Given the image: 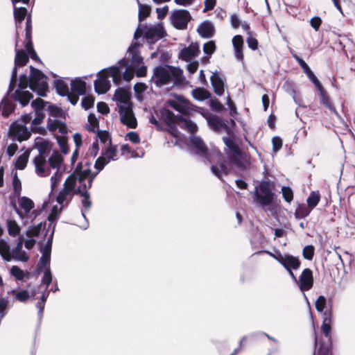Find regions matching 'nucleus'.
Instances as JSON below:
<instances>
[{
    "label": "nucleus",
    "mask_w": 355,
    "mask_h": 355,
    "mask_svg": "<svg viewBox=\"0 0 355 355\" xmlns=\"http://www.w3.org/2000/svg\"><path fill=\"white\" fill-rule=\"evenodd\" d=\"M211 84L217 96H222L224 93V83L216 72L213 73L210 78Z\"/></svg>",
    "instance_id": "cd10ccee"
},
{
    "label": "nucleus",
    "mask_w": 355,
    "mask_h": 355,
    "mask_svg": "<svg viewBox=\"0 0 355 355\" xmlns=\"http://www.w3.org/2000/svg\"><path fill=\"white\" fill-rule=\"evenodd\" d=\"M94 98L91 96H87L82 99L83 107L87 110L94 106Z\"/></svg>",
    "instance_id": "5fc2aeb1"
},
{
    "label": "nucleus",
    "mask_w": 355,
    "mask_h": 355,
    "mask_svg": "<svg viewBox=\"0 0 355 355\" xmlns=\"http://www.w3.org/2000/svg\"><path fill=\"white\" fill-rule=\"evenodd\" d=\"M183 71L178 67L170 65L158 66L154 69L152 80L157 87H162L173 82L174 84L183 83Z\"/></svg>",
    "instance_id": "7ed1b4c3"
},
{
    "label": "nucleus",
    "mask_w": 355,
    "mask_h": 355,
    "mask_svg": "<svg viewBox=\"0 0 355 355\" xmlns=\"http://www.w3.org/2000/svg\"><path fill=\"white\" fill-rule=\"evenodd\" d=\"M33 164L35 168V173L40 177H46L51 174V168L49 164V159L35 157Z\"/></svg>",
    "instance_id": "4be33fe9"
},
{
    "label": "nucleus",
    "mask_w": 355,
    "mask_h": 355,
    "mask_svg": "<svg viewBox=\"0 0 355 355\" xmlns=\"http://www.w3.org/2000/svg\"><path fill=\"white\" fill-rule=\"evenodd\" d=\"M35 147L38 150L39 154L35 157H40L46 159L49 154V141L40 139L35 143Z\"/></svg>",
    "instance_id": "c85d7f7f"
},
{
    "label": "nucleus",
    "mask_w": 355,
    "mask_h": 355,
    "mask_svg": "<svg viewBox=\"0 0 355 355\" xmlns=\"http://www.w3.org/2000/svg\"><path fill=\"white\" fill-rule=\"evenodd\" d=\"M17 42L15 44V64L16 66H25L29 60V56L25 51L17 49Z\"/></svg>",
    "instance_id": "7c9ffc66"
},
{
    "label": "nucleus",
    "mask_w": 355,
    "mask_h": 355,
    "mask_svg": "<svg viewBox=\"0 0 355 355\" xmlns=\"http://www.w3.org/2000/svg\"><path fill=\"white\" fill-rule=\"evenodd\" d=\"M52 282V275L49 268H48L44 273L42 278V283L46 285V289Z\"/></svg>",
    "instance_id": "4d7b16f0"
},
{
    "label": "nucleus",
    "mask_w": 355,
    "mask_h": 355,
    "mask_svg": "<svg viewBox=\"0 0 355 355\" xmlns=\"http://www.w3.org/2000/svg\"><path fill=\"white\" fill-rule=\"evenodd\" d=\"M216 50L215 42L212 40L207 42L203 46V51L208 55H212Z\"/></svg>",
    "instance_id": "864d4df0"
},
{
    "label": "nucleus",
    "mask_w": 355,
    "mask_h": 355,
    "mask_svg": "<svg viewBox=\"0 0 355 355\" xmlns=\"http://www.w3.org/2000/svg\"><path fill=\"white\" fill-rule=\"evenodd\" d=\"M137 2L139 6L138 19L139 21H142L150 15L151 8L148 5L140 3L139 0Z\"/></svg>",
    "instance_id": "79ce46f5"
},
{
    "label": "nucleus",
    "mask_w": 355,
    "mask_h": 355,
    "mask_svg": "<svg viewBox=\"0 0 355 355\" xmlns=\"http://www.w3.org/2000/svg\"><path fill=\"white\" fill-rule=\"evenodd\" d=\"M42 223H40L37 225L30 226L26 230V236L28 237L37 236L41 231Z\"/></svg>",
    "instance_id": "de8ad7c7"
},
{
    "label": "nucleus",
    "mask_w": 355,
    "mask_h": 355,
    "mask_svg": "<svg viewBox=\"0 0 355 355\" xmlns=\"http://www.w3.org/2000/svg\"><path fill=\"white\" fill-rule=\"evenodd\" d=\"M31 89L36 92L40 96H45L48 89L46 76L39 69L30 67Z\"/></svg>",
    "instance_id": "423d86ee"
},
{
    "label": "nucleus",
    "mask_w": 355,
    "mask_h": 355,
    "mask_svg": "<svg viewBox=\"0 0 355 355\" xmlns=\"http://www.w3.org/2000/svg\"><path fill=\"white\" fill-rule=\"evenodd\" d=\"M326 298L323 295H320L315 302V309L318 312H322L326 305Z\"/></svg>",
    "instance_id": "13d9d810"
},
{
    "label": "nucleus",
    "mask_w": 355,
    "mask_h": 355,
    "mask_svg": "<svg viewBox=\"0 0 355 355\" xmlns=\"http://www.w3.org/2000/svg\"><path fill=\"white\" fill-rule=\"evenodd\" d=\"M28 87L31 88V75H20L18 87L13 94V98L15 101L19 103L21 107L26 106L33 97L29 91L26 90Z\"/></svg>",
    "instance_id": "20e7f679"
},
{
    "label": "nucleus",
    "mask_w": 355,
    "mask_h": 355,
    "mask_svg": "<svg viewBox=\"0 0 355 355\" xmlns=\"http://www.w3.org/2000/svg\"><path fill=\"white\" fill-rule=\"evenodd\" d=\"M223 141L225 146L230 150V159L232 162L238 166L239 167H242V164L239 159L241 155V150L238 146L235 144L233 139L227 137H223Z\"/></svg>",
    "instance_id": "6ab92c4d"
},
{
    "label": "nucleus",
    "mask_w": 355,
    "mask_h": 355,
    "mask_svg": "<svg viewBox=\"0 0 355 355\" xmlns=\"http://www.w3.org/2000/svg\"><path fill=\"white\" fill-rule=\"evenodd\" d=\"M71 90L76 94L84 95L86 92V83L80 78H75L71 81Z\"/></svg>",
    "instance_id": "c756f323"
},
{
    "label": "nucleus",
    "mask_w": 355,
    "mask_h": 355,
    "mask_svg": "<svg viewBox=\"0 0 355 355\" xmlns=\"http://www.w3.org/2000/svg\"><path fill=\"white\" fill-rule=\"evenodd\" d=\"M234 49L243 48V40L241 35H236L232 38Z\"/></svg>",
    "instance_id": "338daca9"
},
{
    "label": "nucleus",
    "mask_w": 355,
    "mask_h": 355,
    "mask_svg": "<svg viewBox=\"0 0 355 355\" xmlns=\"http://www.w3.org/2000/svg\"><path fill=\"white\" fill-rule=\"evenodd\" d=\"M47 128L51 132L58 131L61 136H57L56 139L60 146L61 152L66 155L69 152L67 146V137L65 136L68 133V128L64 122L57 119H49L47 123Z\"/></svg>",
    "instance_id": "39448f33"
},
{
    "label": "nucleus",
    "mask_w": 355,
    "mask_h": 355,
    "mask_svg": "<svg viewBox=\"0 0 355 355\" xmlns=\"http://www.w3.org/2000/svg\"><path fill=\"white\" fill-rule=\"evenodd\" d=\"M200 53L198 44L192 43L188 47L184 48L180 53L179 57L182 60H188L197 56Z\"/></svg>",
    "instance_id": "bb28decb"
},
{
    "label": "nucleus",
    "mask_w": 355,
    "mask_h": 355,
    "mask_svg": "<svg viewBox=\"0 0 355 355\" xmlns=\"http://www.w3.org/2000/svg\"><path fill=\"white\" fill-rule=\"evenodd\" d=\"M177 99L178 101L168 100V105L182 114H187L189 110L191 109V103L182 96H178Z\"/></svg>",
    "instance_id": "5701e85b"
},
{
    "label": "nucleus",
    "mask_w": 355,
    "mask_h": 355,
    "mask_svg": "<svg viewBox=\"0 0 355 355\" xmlns=\"http://www.w3.org/2000/svg\"><path fill=\"white\" fill-rule=\"evenodd\" d=\"M198 33L204 38H209L214 35V26L209 21H202L198 27Z\"/></svg>",
    "instance_id": "a878e982"
},
{
    "label": "nucleus",
    "mask_w": 355,
    "mask_h": 355,
    "mask_svg": "<svg viewBox=\"0 0 355 355\" xmlns=\"http://www.w3.org/2000/svg\"><path fill=\"white\" fill-rule=\"evenodd\" d=\"M210 93L202 87L196 88L192 91L193 97L198 101H204L210 97Z\"/></svg>",
    "instance_id": "ea45409f"
},
{
    "label": "nucleus",
    "mask_w": 355,
    "mask_h": 355,
    "mask_svg": "<svg viewBox=\"0 0 355 355\" xmlns=\"http://www.w3.org/2000/svg\"><path fill=\"white\" fill-rule=\"evenodd\" d=\"M164 29L162 24L150 26L145 31V37L149 43L155 42L164 37Z\"/></svg>",
    "instance_id": "412c9836"
},
{
    "label": "nucleus",
    "mask_w": 355,
    "mask_h": 355,
    "mask_svg": "<svg viewBox=\"0 0 355 355\" xmlns=\"http://www.w3.org/2000/svg\"><path fill=\"white\" fill-rule=\"evenodd\" d=\"M98 78L94 80V90L98 94H103L106 93L110 88V81L108 80V77L110 76V68L103 69L98 72Z\"/></svg>",
    "instance_id": "ddd939ff"
},
{
    "label": "nucleus",
    "mask_w": 355,
    "mask_h": 355,
    "mask_svg": "<svg viewBox=\"0 0 355 355\" xmlns=\"http://www.w3.org/2000/svg\"><path fill=\"white\" fill-rule=\"evenodd\" d=\"M302 292L309 291L313 285V272L310 268H305L297 282Z\"/></svg>",
    "instance_id": "aec40b11"
},
{
    "label": "nucleus",
    "mask_w": 355,
    "mask_h": 355,
    "mask_svg": "<svg viewBox=\"0 0 355 355\" xmlns=\"http://www.w3.org/2000/svg\"><path fill=\"white\" fill-rule=\"evenodd\" d=\"M9 304L7 297H0V314L1 317H4L6 315V309Z\"/></svg>",
    "instance_id": "bf43d9fd"
},
{
    "label": "nucleus",
    "mask_w": 355,
    "mask_h": 355,
    "mask_svg": "<svg viewBox=\"0 0 355 355\" xmlns=\"http://www.w3.org/2000/svg\"><path fill=\"white\" fill-rule=\"evenodd\" d=\"M190 141L195 148V153L199 155L205 156L207 153V147L202 139L194 135L190 136Z\"/></svg>",
    "instance_id": "393cba45"
},
{
    "label": "nucleus",
    "mask_w": 355,
    "mask_h": 355,
    "mask_svg": "<svg viewBox=\"0 0 355 355\" xmlns=\"http://www.w3.org/2000/svg\"><path fill=\"white\" fill-rule=\"evenodd\" d=\"M18 198V202L19 206L24 210L26 214H28L30 211L34 207V202L30 198L23 196Z\"/></svg>",
    "instance_id": "4c0bfd02"
},
{
    "label": "nucleus",
    "mask_w": 355,
    "mask_h": 355,
    "mask_svg": "<svg viewBox=\"0 0 355 355\" xmlns=\"http://www.w3.org/2000/svg\"><path fill=\"white\" fill-rule=\"evenodd\" d=\"M211 170L212 173L220 179L223 174L227 175L229 173L227 166L223 162H220L218 166L212 165Z\"/></svg>",
    "instance_id": "a19ab883"
},
{
    "label": "nucleus",
    "mask_w": 355,
    "mask_h": 355,
    "mask_svg": "<svg viewBox=\"0 0 355 355\" xmlns=\"http://www.w3.org/2000/svg\"><path fill=\"white\" fill-rule=\"evenodd\" d=\"M211 108L216 112H221L224 107L217 98L211 99L209 101Z\"/></svg>",
    "instance_id": "052dcab7"
},
{
    "label": "nucleus",
    "mask_w": 355,
    "mask_h": 355,
    "mask_svg": "<svg viewBox=\"0 0 355 355\" xmlns=\"http://www.w3.org/2000/svg\"><path fill=\"white\" fill-rule=\"evenodd\" d=\"M304 72L307 75L309 80L315 85V86L317 87L318 90L321 92L322 94V85L319 81V80L317 78V77L315 76L313 72L311 71L310 67L307 65H306L303 69Z\"/></svg>",
    "instance_id": "58836bf2"
},
{
    "label": "nucleus",
    "mask_w": 355,
    "mask_h": 355,
    "mask_svg": "<svg viewBox=\"0 0 355 355\" xmlns=\"http://www.w3.org/2000/svg\"><path fill=\"white\" fill-rule=\"evenodd\" d=\"M180 116V114L175 115L171 111L168 110H165L162 113V117L166 124L168 125H173L174 123L179 124L180 121L178 120V116Z\"/></svg>",
    "instance_id": "c9c22d12"
},
{
    "label": "nucleus",
    "mask_w": 355,
    "mask_h": 355,
    "mask_svg": "<svg viewBox=\"0 0 355 355\" xmlns=\"http://www.w3.org/2000/svg\"><path fill=\"white\" fill-rule=\"evenodd\" d=\"M30 153L28 151H26L22 155L18 157L15 166L17 169L23 170L25 168L29 157Z\"/></svg>",
    "instance_id": "37998d69"
},
{
    "label": "nucleus",
    "mask_w": 355,
    "mask_h": 355,
    "mask_svg": "<svg viewBox=\"0 0 355 355\" xmlns=\"http://www.w3.org/2000/svg\"><path fill=\"white\" fill-rule=\"evenodd\" d=\"M48 110L49 114L53 117H60L62 114V110L55 105H49Z\"/></svg>",
    "instance_id": "680f3d73"
},
{
    "label": "nucleus",
    "mask_w": 355,
    "mask_h": 355,
    "mask_svg": "<svg viewBox=\"0 0 355 355\" xmlns=\"http://www.w3.org/2000/svg\"><path fill=\"white\" fill-rule=\"evenodd\" d=\"M324 318L323 322L321 327V330L325 337L328 338L330 336L331 332V313L330 311H325L323 313Z\"/></svg>",
    "instance_id": "473e14b6"
},
{
    "label": "nucleus",
    "mask_w": 355,
    "mask_h": 355,
    "mask_svg": "<svg viewBox=\"0 0 355 355\" xmlns=\"http://www.w3.org/2000/svg\"><path fill=\"white\" fill-rule=\"evenodd\" d=\"M263 252L277 261L286 270H297L300 267L301 262L298 257L290 254H282L279 250L276 251L275 253H272L267 250Z\"/></svg>",
    "instance_id": "9d476101"
},
{
    "label": "nucleus",
    "mask_w": 355,
    "mask_h": 355,
    "mask_svg": "<svg viewBox=\"0 0 355 355\" xmlns=\"http://www.w3.org/2000/svg\"><path fill=\"white\" fill-rule=\"evenodd\" d=\"M191 19V16L189 12L184 9L175 10L171 15V24L179 30L186 29Z\"/></svg>",
    "instance_id": "f8f14e48"
},
{
    "label": "nucleus",
    "mask_w": 355,
    "mask_h": 355,
    "mask_svg": "<svg viewBox=\"0 0 355 355\" xmlns=\"http://www.w3.org/2000/svg\"><path fill=\"white\" fill-rule=\"evenodd\" d=\"M254 194L256 200L262 206L266 207L270 205L274 199V193L270 189V182L268 181H262L258 187H255Z\"/></svg>",
    "instance_id": "0eeeda50"
},
{
    "label": "nucleus",
    "mask_w": 355,
    "mask_h": 355,
    "mask_svg": "<svg viewBox=\"0 0 355 355\" xmlns=\"http://www.w3.org/2000/svg\"><path fill=\"white\" fill-rule=\"evenodd\" d=\"M14 5V17L15 20V24L17 28L19 26V24L24 21L25 19V17L27 13V10L26 8L20 7L17 8L15 7V4Z\"/></svg>",
    "instance_id": "72a5a7b5"
},
{
    "label": "nucleus",
    "mask_w": 355,
    "mask_h": 355,
    "mask_svg": "<svg viewBox=\"0 0 355 355\" xmlns=\"http://www.w3.org/2000/svg\"><path fill=\"white\" fill-rule=\"evenodd\" d=\"M202 116L207 120L209 127L214 131L219 132L224 130L229 133L230 128L219 116L209 113L202 114Z\"/></svg>",
    "instance_id": "a211bd4d"
},
{
    "label": "nucleus",
    "mask_w": 355,
    "mask_h": 355,
    "mask_svg": "<svg viewBox=\"0 0 355 355\" xmlns=\"http://www.w3.org/2000/svg\"><path fill=\"white\" fill-rule=\"evenodd\" d=\"M110 76L115 85H119L121 79L129 82L134 77H144L147 73V68L144 65V59L139 53H134L120 60L117 64L110 67Z\"/></svg>",
    "instance_id": "f257e3e1"
},
{
    "label": "nucleus",
    "mask_w": 355,
    "mask_h": 355,
    "mask_svg": "<svg viewBox=\"0 0 355 355\" xmlns=\"http://www.w3.org/2000/svg\"><path fill=\"white\" fill-rule=\"evenodd\" d=\"M178 120L180 121L178 124L179 126L182 128L186 129L190 133L193 134L198 131V128L197 124L188 119L184 118L182 115L178 116Z\"/></svg>",
    "instance_id": "2f4dec72"
},
{
    "label": "nucleus",
    "mask_w": 355,
    "mask_h": 355,
    "mask_svg": "<svg viewBox=\"0 0 355 355\" xmlns=\"http://www.w3.org/2000/svg\"><path fill=\"white\" fill-rule=\"evenodd\" d=\"M54 86L57 93L62 96H65L68 94L69 87L68 84L62 79H57L54 81Z\"/></svg>",
    "instance_id": "e433bc0d"
},
{
    "label": "nucleus",
    "mask_w": 355,
    "mask_h": 355,
    "mask_svg": "<svg viewBox=\"0 0 355 355\" xmlns=\"http://www.w3.org/2000/svg\"><path fill=\"white\" fill-rule=\"evenodd\" d=\"M24 240L22 237H19L17 243L16 247L11 250L12 259L26 262L29 259L28 255L23 250Z\"/></svg>",
    "instance_id": "b1692460"
},
{
    "label": "nucleus",
    "mask_w": 355,
    "mask_h": 355,
    "mask_svg": "<svg viewBox=\"0 0 355 355\" xmlns=\"http://www.w3.org/2000/svg\"><path fill=\"white\" fill-rule=\"evenodd\" d=\"M78 186L74 176L69 175L64 183L62 189L56 197L58 203L62 205L64 202L68 204L72 199L73 196L78 194V192H76Z\"/></svg>",
    "instance_id": "6e6552de"
},
{
    "label": "nucleus",
    "mask_w": 355,
    "mask_h": 355,
    "mask_svg": "<svg viewBox=\"0 0 355 355\" xmlns=\"http://www.w3.org/2000/svg\"><path fill=\"white\" fill-rule=\"evenodd\" d=\"M282 196L286 202L290 203L293 199V192L289 187H282Z\"/></svg>",
    "instance_id": "603ef678"
},
{
    "label": "nucleus",
    "mask_w": 355,
    "mask_h": 355,
    "mask_svg": "<svg viewBox=\"0 0 355 355\" xmlns=\"http://www.w3.org/2000/svg\"><path fill=\"white\" fill-rule=\"evenodd\" d=\"M51 261V257L42 255L37 264V270L42 271L44 268L49 266Z\"/></svg>",
    "instance_id": "6e6d98bb"
},
{
    "label": "nucleus",
    "mask_w": 355,
    "mask_h": 355,
    "mask_svg": "<svg viewBox=\"0 0 355 355\" xmlns=\"http://www.w3.org/2000/svg\"><path fill=\"white\" fill-rule=\"evenodd\" d=\"M113 100L120 103L118 106L121 123L130 128H135L137 124V119L129 102V92L124 88L119 87L114 92Z\"/></svg>",
    "instance_id": "f03ea898"
},
{
    "label": "nucleus",
    "mask_w": 355,
    "mask_h": 355,
    "mask_svg": "<svg viewBox=\"0 0 355 355\" xmlns=\"http://www.w3.org/2000/svg\"><path fill=\"white\" fill-rule=\"evenodd\" d=\"M8 232L10 236H16L19 234L20 228L15 220H8L7 222Z\"/></svg>",
    "instance_id": "c03bdc74"
},
{
    "label": "nucleus",
    "mask_w": 355,
    "mask_h": 355,
    "mask_svg": "<svg viewBox=\"0 0 355 355\" xmlns=\"http://www.w3.org/2000/svg\"><path fill=\"white\" fill-rule=\"evenodd\" d=\"M92 185V179L89 182V185L83 184L82 186H78L77 191L81 198V204L83 209L81 211L83 217L86 220L85 212L88 211L92 207V200L90 199V194L88 192V189L91 188Z\"/></svg>",
    "instance_id": "f3484780"
},
{
    "label": "nucleus",
    "mask_w": 355,
    "mask_h": 355,
    "mask_svg": "<svg viewBox=\"0 0 355 355\" xmlns=\"http://www.w3.org/2000/svg\"><path fill=\"white\" fill-rule=\"evenodd\" d=\"M10 274L17 280L22 281L24 278V272L17 266L10 268Z\"/></svg>",
    "instance_id": "3c124183"
},
{
    "label": "nucleus",
    "mask_w": 355,
    "mask_h": 355,
    "mask_svg": "<svg viewBox=\"0 0 355 355\" xmlns=\"http://www.w3.org/2000/svg\"><path fill=\"white\" fill-rule=\"evenodd\" d=\"M110 144H111V141H110ZM116 147L110 144L97 158L94 164V168L98 170V172H100L111 160L116 159Z\"/></svg>",
    "instance_id": "4468645a"
},
{
    "label": "nucleus",
    "mask_w": 355,
    "mask_h": 355,
    "mask_svg": "<svg viewBox=\"0 0 355 355\" xmlns=\"http://www.w3.org/2000/svg\"><path fill=\"white\" fill-rule=\"evenodd\" d=\"M31 106L35 110V111H38L37 110H42L45 106V102L41 98H37L32 101Z\"/></svg>",
    "instance_id": "69168bd1"
},
{
    "label": "nucleus",
    "mask_w": 355,
    "mask_h": 355,
    "mask_svg": "<svg viewBox=\"0 0 355 355\" xmlns=\"http://www.w3.org/2000/svg\"><path fill=\"white\" fill-rule=\"evenodd\" d=\"M64 161L63 157L58 152H53L49 158V164L52 169H56L54 175L51 178V187L53 191L58 182L60 181L62 174L63 170L61 168V165Z\"/></svg>",
    "instance_id": "9b49d317"
},
{
    "label": "nucleus",
    "mask_w": 355,
    "mask_h": 355,
    "mask_svg": "<svg viewBox=\"0 0 355 355\" xmlns=\"http://www.w3.org/2000/svg\"><path fill=\"white\" fill-rule=\"evenodd\" d=\"M15 295V299L19 302H24L29 298V293L27 291L23 290L18 292L12 290L11 291Z\"/></svg>",
    "instance_id": "8fccbe9b"
},
{
    "label": "nucleus",
    "mask_w": 355,
    "mask_h": 355,
    "mask_svg": "<svg viewBox=\"0 0 355 355\" xmlns=\"http://www.w3.org/2000/svg\"><path fill=\"white\" fill-rule=\"evenodd\" d=\"M17 83V80L10 78L8 91L0 102V110H1V114L4 117H8L15 110L16 105L13 102L15 100L13 98L14 93H12V92Z\"/></svg>",
    "instance_id": "1a4fd4ad"
},
{
    "label": "nucleus",
    "mask_w": 355,
    "mask_h": 355,
    "mask_svg": "<svg viewBox=\"0 0 355 355\" xmlns=\"http://www.w3.org/2000/svg\"><path fill=\"white\" fill-rule=\"evenodd\" d=\"M98 173V171L95 173H92L89 168L82 170V164L79 163L76 166L74 172L70 175H73L76 182L78 184V186H82L83 184L89 185V180L92 179L93 182Z\"/></svg>",
    "instance_id": "2eb2a0df"
},
{
    "label": "nucleus",
    "mask_w": 355,
    "mask_h": 355,
    "mask_svg": "<svg viewBox=\"0 0 355 355\" xmlns=\"http://www.w3.org/2000/svg\"><path fill=\"white\" fill-rule=\"evenodd\" d=\"M12 187L14 189V192L17 197H19L21 195V180L17 176V173H15L12 178Z\"/></svg>",
    "instance_id": "49530a36"
},
{
    "label": "nucleus",
    "mask_w": 355,
    "mask_h": 355,
    "mask_svg": "<svg viewBox=\"0 0 355 355\" xmlns=\"http://www.w3.org/2000/svg\"><path fill=\"white\" fill-rule=\"evenodd\" d=\"M0 254L1 255L3 260L10 261L12 260L11 250L8 243L3 241H0Z\"/></svg>",
    "instance_id": "f704fd0d"
},
{
    "label": "nucleus",
    "mask_w": 355,
    "mask_h": 355,
    "mask_svg": "<svg viewBox=\"0 0 355 355\" xmlns=\"http://www.w3.org/2000/svg\"><path fill=\"white\" fill-rule=\"evenodd\" d=\"M320 196L318 193L312 191L306 200L307 205L311 208H314L320 202Z\"/></svg>",
    "instance_id": "a18cd8bd"
},
{
    "label": "nucleus",
    "mask_w": 355,
    "mask_h": 355,
    "mask_svg": "<svg viewBox=\"0 0 355 355\" xmlns=\"http://www.w3.org/2000/svg\"><path fill=\"white\" fill-rule=\"evenodd\" d=\"M315 248L312 245H306L302 250L303 257L306 260H312L314 255Z\"/></svg>",
    "instance_id": "09e8293b"
},
{
    "label": "nucleus",
    "mask_w": 355,
    "mask_h": 355,
    "mask_svg": "<svg viewBox=\"0 0 355 355\" xmlns=\"http://www.w3.org/2000/svg\"><path fill=\"white\" fill-rule=\"evenodd\" d=\"M272 150L274 152L277 153L279 151L282 146V140L279 137H274L272 139Z\"/></svg>",
    "instance_id": "e2e57ef3"
},
{
    "label": "nucleus",
    "mask_w": 355,
    "mask_h": 355,
    "mask_svg": "<svg viewBox=\"0 0 355 355\" xmlns=\"http://www.w3.org/2000/svg\"><path fill=\"white\" fill-rule=\"evenodd\" d=\"M126 137L133 144H139L140 142V138L137 132H130L127 134Z\"/></svg>",
    "instance_id": "774afa93"
},
{
    "label": "nucleus",
    "mask_w": 355,
    "mask_h": 355,
    "mask_svg": "<svg viewBox=\"0 0 355 355\" xmlns=\"http://www.w3.org/2000/svg\"><path fill=\"white\" fill-rule=\"evenodd\" d=\"M9 135L13 137L14 140L21 142L30 137L31 132L25 124L19 121H15L13 122L10 127Z\"/></svg>",
    "instance_id": "dca6fc26"
},
{
    "label": "nucleus",
    "mask_w": 355,
    "mask_h": 355,
    "mask_svg": "<svg viewBox=\"0 0 355 355\" xmlns=\"http://www.w3.org/2000/svg\"><path fill=\"white\" fill-rule=\"evenodd\" d=\"M35 115V117L32 119V125L33 126L40 125L44 118V114L41 112V110L36 111Z\"/></svg>",
    "instance_id": "0e129e2a"
}]
</instances>
